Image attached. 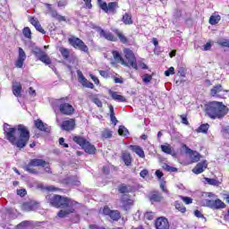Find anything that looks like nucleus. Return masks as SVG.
Masks as SVG:
<instances>
[{"instance_id": "f257e3e1", "label": "nucleus", "mask_w": 229, "mask_h": 229, "mask_svg": "<svg viewBox=\"0 0 229 229\" xmlns=\"http://www.w3.org/2000/svg\"><path fill=\"white\" fill-rule=\"evenodd\" d=\"M4 131L5 133V139L13 146H16L20 149H22L30 140V131L23 124H19L17 127L12 128L10 124L4 123Z\"/></svg>"}, {"instance_id": "f03ea898", "label": "nucleus", "mask_w": 229, "mask_h": 229, "mask_svg": "<svg viewBox=\"0 0 229 229\" xmlns=\"http://www.w3.org/2000/svg\"><path fill=\"white\" fill-rule=\"evenodd\" d=\"M206 114L210 119H223L228 114V110L222 102L213 101L206 106Z\"/></svg>"}, {"instance_id": "7ed1b4c3", "label": "nucleus", "mask_w": 229, "mask_h": 229, "mask_svg": "<svg viewBox=\"0 0 229 229\" xmlns=\"http://www.w3.org/2000/svg\"><path fill=\"white\" fill-rule=\"evenodd\" d=\"M77 204L78 202L69 198L60 196L59 208H63V209H61L57 213L58 217L64 218V217H67V216H69L70 214H73L74 206Z\"/></svg>"}, {"instance_id": "20e7f679", "label": "nucleus", "mask_w": 229, "mask_h": 229, "mask_svg": "<svg viewBox=\"0 0 229 229\" xmlns=\"http://www.w3.org/2000/svg\"><path fill=\"white\" fill-rule=\"evenodd\" d=\"M53 108H59V112L63 115H72L74 114V107L69 104L67 98H60L53 102Z\"/></svg>"}, {"instance_id": "39448f33", "label": "nucleus", "mask_w": 229, "mask_h": 229, "mask_svg": "<svg viewBox=\"0 0 229 229\" xmlns=\"http://www.w3.org/2000/svg\"><path fill=\"white\" fill-rule=\"evenodd\" d=\"M73 141L76 142V144H79V146H81L82 149H84L86 153H89V155H94V153H96V147L90 144V142H89L85 138L81 136H75L73 138Z\"/></svg>"}, {"instance_id": "423d86ee", "label": "nucleus", "mask_w": 229, "mask_h": 229, "mask_svg": "<svg viewBox=\"0 0 229 229\" xmlns=\"http://www.w3.org/2000/svg\"><path fill=\"white\" fill-rule=\"evenodd\" d=\"M123 53L126 59L123 65H126V67H132V69H135L137 71V69H139V65H137V59L135 58V54H133V51L125 48Z\"/></svg>"}, {"instance_id": "0eeeda50", "label": "nucleus", "mask_w": 229, "mask_h": 229, "mask_svg": "<svg viewBox=\"0 0 229 229\" xmlns=\"http://www.w3.org/2000/svg\"><path fill=\"white\" fill-rule=\"evenodd\" d=\"M68 42L70 46H72L75 49H80L81 51H83V53H89V47H87L85 42L80 39V38H76L74 36L71 37L69 38Z\"/></svg>"}, {"instance_id": "6e6552de", "label": "nucleus", "mask_w": 229, "mask_h": 229, "mask_svg": "<svg viewBox=\"0 0 229 229\" xmlns=\"http://www.w3.org/2000/svg\"><path fill=\"white\" fill-rule=\"evenodd\" d=\"M228 92L229 90L223 89L221 84H216L210 89V94L213 98H221L222 99L228 96Z\"/></svg>"}, {"instance_id": "1a4fd4ad", "label": "nucleus", "mask_w": 229, "mask_h": 229, "mask_svg": "<svg viewBox=\"0 0 229 229\" xmlns=\"http://www.w3.org/2000/svg\"><path fill=\"white\" fill-rule=\"evenodd\" d=\"M204 207H208L213 210H219L221 208H225L226 205L221 199H216V200L205 199L203 203Z\"/></svg>"}, {"instance_id": "9d476101", "label": "nucleus", "mask_w": 229, "mask_h": 229, "mask_svg": "<svg viewBox=\"0 0 229 229\" xmlns=\"http://www.w3.org/2000/svg\"><path fill=\"white\" fill-rule=\"evenodd\" d=\"M182 149H184L186 155H189L190 159L192 162V164H194L196 162H199V160H201V155L198 151L189 148V147H187V145H183Z\"/></svg>"}, {"instance_id": "9b49d317", "label": "nucleus", "mask_w": 229, "mask_h": 229, "mask_svg": "<svg viewBox=\"0 0 229 229\" xmlns=\"http://www.w3.org/2000/svg\"><path fill=\"white\" fill-rule=\"evenodd\" d=\"M100 8L106 13H115L117 8H119V4L117 2H110L108 4L106 3L100 4Z\"/></svg>"}, {"instance_id": "f8f14e48", "label": "nucleus", "mask_w": 229, "mask_h": 229, "mask_svg": "<svg viewBox=\"0 0 229 229\" xmlns=\"http://www.w3.org/2000/svg\"><path fill=\"white\" fill-rule=\"evenodd\" d=\"M121 203L122 208L126 211L130 210V208L133 207V199H131V197H130L128 194H123L122 196Z\"/></svg>"}, {"instance_id": "ddd939ff", "label": "nucleus", "mask_w": 229, "mask_h": 229, "mask_svg": "<svg viewBox=\"0 0 229 229\" xmlns=\"http://www.w3.org/2000/svg\"><path fill=\"white\" fill-rule=\"evenodd\" d=\"M46 199L51 207L60 208V195L48 194L47 195Z\"/></svg>"}, {"instance_id": "4468645a", "label": "nucleus", "mask_w": 229, "mask_h": 229, "mask_svg": "<svg viewBox=\"0 0 229 229\" xmlns=\"http://www.w3.org/2000/svg\"><path fill=\"white\" fill-rule=\"evenodd\" d=\"M60 126L64 131H72V130H74V126H76V122L74 119L70 118L68 120H64Z\"/></svg>"}, {"instance_id": "2eb2a0df", "label": "nucleus", "mask_w": 229, "mask_h": 229, "mask_svg": "<svg viewBox=\"0 0 229 229\" xmlns=\"http://www.w3.org/2000/svg\"><path fill=\"white\" fill-rule=\"evenodd\" d=\"M45 6H47V8L48 9V12H49L51 17H53V19H55L59 22L65 21V16L60 15L56 10H55V9H53V7H51V4H45Z\"/></svg>"}, {"instance_id": "dca6fc26", "label": "nucleus", "mask_w": 229, "mask_h": 229, "mask_svg": "<svg viewBox=\"0 0 229 229\" xmlns=\"http://www.w3.org/2000/svg\"><path fill=\"white\" fill-rule=\"evenodd\" d=\"M98 32L99 33L100 37L102 38H106V40H110L111 42H115L116 40L112 32L106 31L101 28L98 29Z\"/></svg>"}, {"instance_id": "f3484780", "label": "nucleus", "mask_w": 229, "mask_h": 229, "mask_svg": "<svg viewBox=\"0 0 229 229\" xmlns=\"http://www.w3.org/2000/svg\"><path fill=\"white\" fill-rule=\"evenodd\" d=\"M157 229H169V221L165 217H159L156 220Z\"/></svg>"}, {"instance_id": "a211bd4d", "label": "nucleus", "mask_w": 229, "mask_h": 229, "mask_svg": "<svg viewBox=\"0 0 229 229\" xmlns=\"http://www.w3.org/2000/svg\"><path fill=\"white\" fill-rule=\"evenodd\" d=\"M208 164L207 161H202L197 164V165L192 169L194 174H201L207 169Z\"/></svg>"}, {"instance_id": "6ab92c4d", "label": "nucleus", "mask_w": 229, "mask_h": 229, "mask_svg": "<svg viewBox=\"0 0 229 229\" xmlns=\"http://www.w3.org/2000/svg\"><path fill=\"white\" fill-rule=\"evenodd\" d=\"M38 205L35 202H25L22 204L21 208L24 212H31V210H37Z\"/></svg>"}, {"instance_id": "aec40b11", "label": "nucleus", "mask_w": 229, "mask_h": 229, "mask_svg": "<svg viewBox=\"0 0 229 229\" xmlns=\"http://www.w3.org/2000/svg\"><path fill=\"white\" fill-rule=\"evenodd\" d=\"M149 199H150L151 203H158L164 199V197L162 196V194H160V192L154 191L149 196Z\"/></svg>"}, {"instance_id": "412c9836", "label": "nucleus", "mask_w": 229, "mask_h": 229, "mask_svg": "<svg viewBox=\"0 0 229 229\" xmlns=\"http://www.w3.org/2000/svg\"><path fill=\"white\" fill-rule=\"evenodd\" d=\"M130 149L136 153V155H138V157H140V158H144L146 157V155L144 154V149H142L140 146L131 145Z\"/></svg>"}, {"instance_id": "4be33fe9", "label": "nucleus", "mask_w": 229, "mask_h": 229, "mask_svg": "<svg viewBox=\"0 0 229 229\" xmlns=\"http://www.w3.org/2000/svg\"><path fill=\"white\" fill-rule=\"evenodd\" d=\"M35 126L40 131L49 132V127H47V125L46 123H44V122H42V120H36Z\"/></svg>"}, {"instance_id": "5701e85b", "label": "nucleus", "mask_w": 229, "mask_h": 229, "mask_svg": "<svg viewBox=\"0 0 229 229\" xmlns=\"http://www.w3.org/2000/svg\"><path fill=\"white\" fill-rule=\"evenodd\" d=\"M109 94L114 101H119L120 103L126 102V98H124L123 95L117 94L115 91L109 90Z\"/></svg>"}, {"instance_id": "b1692460", "label": "nucleus", "mask_w": 229, "mask_h": 229, "mask_svg": "<svg viewBox=\"0 0 229 229\" xmlns=\"http://www.w3.org/2000/svg\"><path fill=\"white\" fill-rule=\"evenodd\" d=\"M30 163L34 167H46L47 165V163L44 159H31Z\"/></svg>"}, {"instance_id": "393cba45", "label": "nucleus", "mask_w": 229, "mask_h": 229, "mask_svg": "<svg viewBox=\"0 0 229 229\" xmlns=\"http://www.w3.org/2000/svg\"><path fill=\"white\" fill-rule=\"evenodd\" d=\"M21 90H22V86L21 85L20 82H14L13 84V94H14L16 98H19V96H21Z\"/></svg>"}, {"instance_id": "a878e982", "label": "nucleus", "mask_w": 229, "mask_h": 229, "mask_svg": "<svg viewBox=\"0 0 229 229\" xmlns=\"http://www.w3.org/2000/svg\"><path fill=\"white\" fill-rule=\"evenodd\" d=\"M122 160L124 162L125 165H131V155L126 151L122 152Z\"/></svg>"}, {"instance_id": "bb28decb", "label": "nucleus", "mask_w": 229, "mask_h": 229, "mask_svg": "<svg viewBox=\"0 0 229 229\" xmlns=\"http://www.w3.org/2000/svg\"><path fill=\"white\" fill-rule=\"evenodd\" d=\"M38 58L46 65H51V58H49V55L46 52H43Z\"/></svg>"}, {"instance_id": "cd10ccee", "label": "nucleus", "mask_w": 229, "mask_h": 229, "mask_svg": "<svg viewBox=\"0 0 229 229\" xmlns=\"http://www.w3.org/2000/svg\"><path fill=\"white\" fill-rule=\"evenodd\" d=\"M77 76H78V81L81 83V86L87 87L89 81L87 80V78H85V76H83V72H81V71L78 70Z\"/></svg>"}, {"instance_id": "c85d7f7f", "label": "nucleus", "mask_w": 229, "mask_h": 229, "mask_svg": "<svg viewBox=\"0 0 229 229\" xmlns=\"http://www.w3.org/2000/svg\"><path fill=\"white\" fill-rule=\"evenodd\" d=\"M122 21L123 24L130 26V24H133V20H131V14L125 13L123 15Z\"/></svg>"}, {"instance_id": "c756f323", "label": "nucleus", "mask_w": 229, "mask_h": 229, "mask_svg": "<svg viewBox=\"0 0 229 229\" xmlns=\"http://www.w3.org/2000/svg\"><path fill=\"white\" fill-rule=\"evenodd\" d=\"M219 21H221V15L213 14L209 18V24H211L212 26H216V24H217Z\"/></svg>"}, {"instance_id": "7c9ffc66", "label": "nucleus", "mask_w": 229, "mask_h": 229, "mask_svg": "<svg viewBox=\"0 0 229 229\" xmlns=\"http://www.w3.org/2000/svg\"><path fill=\"white\" fill-rule=\"evenodd\" d=\"M24 169L25 171H27V173H30V174H38V172L37 171V169H35V166L30 163L25 165Z\"/></svg>"}, {"instance_id": "2f4dec72", "label": "nucleus", "mask_w": 229, "mask_h": 229, "mask_svg": "<svg viewBox=\"0 0 229 229\" xmlns=\"http://www.w3.org/2000/svg\"><path fill=\"white\" fill-rule=\"evenodd\" d=\"M109 217H111L113 221H119L121 219V213L118 210H111Z\"/></svg>"}, {"instance_id": "473e14b6", "label": "nucleus", "mask_w": 229, "mask_h": 229, "mask_svg": "<svg viewBox=\"0 0 229 229\" xmlns=\"http://www.w3.org/2000/svg\"><path fill=\"white\" fill-rule=\"evenodd\" d=\"M113 56H114V60H115V62H120L122 64V65L126 64V62L124 61L123 56H121V54H119V52L113 51Z\"/></svg>"}, {"instance_id": "72a5a7b5", "label": "nucleus", "mask_w": 229, "mask_h": 229, "mask_svg": "<svg viewBox=\"0 0 229 229\" xmlns=\"http://www.w3.org/2000/svg\"><path fill=\"white\" fill-rule=\"evenodd\" d=\"M161 150L163 153H166V155H171L173 153V148L169 144L161 145Z\"/></svg>"}, {"instance_id": "f704fd0d", "label": "nucleus", "mask_w": 229, "mask_h": 229, "mask_svg": "<svg viewBox=\"0 0 229 229\" xmlns=\"http://www.w3.org/2000/svg\"><path fill=\"white\" fill-rule=\"evenodd\" d=\"M175 208L176 210H179V212H182V214H185V212H187V208L183 206V204L178 201L175 202Z\"/></svg>"}, {"instance_id": "c9c22d12", "label": "nucleus", "mask_w": 229, "mask_h": 229, "mask_svg": "<svg viewBox=\"0 0 229 229\" xmlns=\"http://www.w3.org/2000/svg\"><path fill=\"white\" fill-rule=\"evenodd\" d=\"M59 51H60L62 56L64 58V60H67V58H69V56L71 55V52H69V49L61 47L59 49Z\"/></svg>"}, {"instance_id": "e433bc0d", "label": "nucleus", "mask_w": 229, "mask_h": 229, "mask_svg": "<svg viewBox=\"0 0 229 229\" xmlns=\"http://www.w3.org/2000/svg\"><path fill=\"white\" fill-rule=\"evenodd\" d=\"M209 126L210 125H208V123L202 124L198 128L197 131L199 133H207V131H208Z\"/></svg>"}, {"instance_id": "4c0bfd02", "label": "nucleus", "mask_w": 229, "mask_h": 229, "mask_svg": "<svg viewBox=\"0 0 229 229\" xmlns=\"http://www.w3.org/2000/svg\"><path fill=\"white\" fill-rule=\"evenodd\" d=\"M118 191L122 194H126V193L130 192V191H131V189H130V187H128L125 184H122V185L119 186Z\"/></svg>"}, {"instance_id": "58836bf2", "label": "nucleus", "mask_w": 229, "mask_h": 229, "mask_svg": "<svg viewBox=\"0 0 229 229\" xmlns=\"http://www.w3.org/2000/svg\"><path fill=\"white\" fill-rule=\"evenodd\" d=\"M118 133H119V135H122V137H126V135H128L129 131H128V129H126V127L122 125L118 129Z\"/></svg>"}, {"instance_id": "ea45409f", "label": "nucleus", "mask_w": 229, "mask_h": 229, "mask_svg": "<svg viewBox=\"0 0 229 229\" xmlns=\"http://www.w3.org/2000/svg\"><path fill=\"white\" fill-rule=\"evenodd\" d=\"M22 33L25 38H31V30L30 29V27H25L22 30Z\"/></svg>"}, {"instance_id": "a19ab883", "label": "nucleus", "mask_w": 229, "mask_h": 229, "mask_svg": "<svg viewBox=\"0 0 229 229\" xmlns=\"http://www.w3.org/2000/svg\"><path fill=\"white\" fill-rule=\"evenodd\" d=\"M110 109V118H111V122L113 123V124H117V118H115V115L114 114V106H110L109 107Z\"/></svg>"}, {"instance_id": "79ce46f5", "label": "nucleus", "mask_w": 229, "mask_h": 229, "mask_svg": "<svg viewBox=\"0 0 229 229\" xmlns=\"http://www.w3.org/2000/svg\"><path fill=\"white\" fill-rule=\"evenodd\" d=\"M116 35L118 37V38L120 39V41L123 43V44H126V42H128V38H126L123 35V32L119 31V30H116Z\"/></svg>"}, {"instance_id": "37998d69", "label": "nucleus", "mask_w": 229, "mask_h": 229, "mask_svg": "<svg viewBox=\"0 0 229 229\" xmlns=\"http://www.w3.org/2000/svg\"><path fill=\"white\" fill-rule=\"evenodd\" d=\"M142 78V81L144 83H149V81H151L153 80V76L152 75H149L148 73H145L141 76Z\"/></svg>"}, {"instance_id": "c03bdc74", "label": "nucleus", "mask_w": 229, "mask_h": 229, "mask_svg": "<svg viewBox=\"0 0 229 229\" xmlns=\"http://www.w3.org/2000/svg\"><path fill=\"white\" fill-rule=\"evenodd\" d=\"M91 101L95 103V105H97V106H98L99 108L103 106V102H101V100H99V98H98V97L96 96L91 98Z\"/></svg>"}, {"instance_id": "a18cd8bd", "label": "nucleus", "mask_w": 229, "mask_h": 229, "mask_svg": "<svg viewBox=\"0 0 229 229\" xmlns=\"http://www.w3.org/2000/svg\"><path fill=\"white\" fill-rule=\"evenodd\" d=\"M102 137L104 139H110L112 137V131L108 129H106L102 131Z\"/></svg>"}, {"instance_id": "49530a36", "label": "nucleus", "mask_w": 229, "mask_h": 229, "mask_svg": "<svg viewBox=\"0 0 229 229\" xmlns=\"http://www.w3.org/2000/svg\"><path fill=\"white\" fill-rule=\"evenodd\" d=\"M163 168L169 173H176L178 171L176 167L169 166V165H164Z\"/></svg>"}, {"instance_id": "de8ad7c7", "label": "nucleus", "mask_w": 229, "mask_h": 229, "mask_svg": "<svg viewBox=\"0 0 229 229\" xmlns=\"http://www.w3.org/2000/svg\"><path fill=\"white\" fill-rule=\"evenodd\" d=\"M206 182H208V185H219V181L216 179L205 178Z\"/></svg>"}, {"instance_id": "09e8293b", "label": "nucleus", "mask_w": 229, "mask_h": 229, "mask_svg": "<svg viewBox=\"0 0 229 229\" xmlns=\"http://www.w3.org/2000/svg\"><path fill=\"white\" fill-rule=\"evenodd\" d=\"M18 58L21 60H26V52H24V49L19 47V55Z\"/></svg>"}, {"instance_id": "8fccbe9b", "label": "nucleus", "mask_w": 229, "mask_h": 229, "mask_svg": "<svg viewBox=\"0 0 229 229\" xmlns=\"http://www.w3.org/2000/svg\"><path fill=\"white\" fill-rule=\"evenodd\" d=\"M222 135L225 138V139H229V126L224 127L222 129Z\"/></svg>"}, {"instance_id": "3c124183", "label": "nucleus", "mask_w": 229, "mask_h": 229, "mask_svg": "<svg viewBox=\"0 0 229 229\" xmlns=\"http://www.w3.org/2000/svg\"><path fill=\"white\" fill-rule=\"evenodd\" d=\"M181 199L185 203V205H191V203H192V199L191 197L181 196Z\"/></svg>"}, {"instance_id": "603ef678", "label": "nucleus", "mask_w": 229, "mask_h": 229, "mask_svg": "<svg viewBox=\"0 0 229 229\" xmlns=\"http://www.w3.org/2000/svg\"><path fill=\"white\" fill-rule=\"evenodd\" d=\"M194 216L196 217H199V219H204L205 221H207V218H205V216H203V213H201V211H199V210H195Z\"/></svg>"}, {"instance_id": "864d4df0", "label": "nucleus", "mask_w": 229, "mask_h": 229, "mask_svg": "<svg viewBox=\"0 0 229 229\" xmlns=\"http://www.w3.org/2000/svg\"><path fill=\"white\" fill-rule=\"evenodd\" d=\"M34 28L37 30V31H39V33H42V35H46V30H43L42 25H40V23L35 25Z\"/></svg>"}, {"instance_id": "5fc2aeb1", "label": "nucleus", "mask_w": 229, "mask_h": 229, "mask_svg": "<svg viewBox=\"0 0 229 229\" xmlns=\"http://www.w3.org/2000/svg\"><path fill=\"white\" fill-rule=\"evenodd\" d=\"M33 53H34V55H36V56H37V58H38L43 53H44V51H42L40 48H38V47H35L34 49H33Z\"/></svg>"}, {"instance_id": "6e6d98bb", "label": "nucleus", "mask_w": 229, "mask_h": 229, "mask_svg": "<svg viewBox=\"0 0 229 229\" xmlns=\"http://www.w3.org/2000/svg\"><path fill=\"white\" fill-rule=\"evenodd\" d=\"M29 21L30 22V24H32V26H37V24H38V23H40L39 21H38V20H37V19H35V17H31V16H30L29 17Z\"/></svg>"}, {"instance_id": "4d7b16f0", "label": "nucleus", "mask_w": 229, "mask_h": 229, "mask_svg": "<svg viewBox=\"0 0 229 229\" xmlns=\"http://www.w3.org/2000/svg\"><path fill=\"white\" fill-rule=\"evenodd\" d=\"M24 61L25 59H17L16 61V67H18V69H22V65H24Z\"/></svg>"}, {"instance_id": "13d9d810", "label": "nucleus", "mask_w": 229, "mask_h": 229, "mask_svg": "<svg viewBox=\"0 0 229 229\" xmlns=\"http://www.w3.org/2000/svg\"><path fill=\"white\" fill-rule=\"evenodd\" d=\"M171 74H174V67L173 66L165 72V76H171Z\"/></svg>"}, {"instance_id": "bf43d9fd", "label": "nucleus", "mask_w": 229, "mask_h": 229, "mask_svg": "<svg viewBox=\"0 0 229 229\" xmlns=\"http://www.w3.org/2000/svg\"><path fill=\"white\" fill-rule=\"evenodd\" d=\"M178 74H180V76L185 77L186 74V70L183 67H179L178 68Z\"/></svg>"}, {"instance_id": "052dcab7", "label": "nucleus", "mask_w": 229, "mask_h": 229, "mask_svg": "<svg viewBox=\"0 0 229 229\" xmlns=\"http://www.w3.org/2000/svg\"><path fill=\"white\" fill-rule=\"evenodd\" d=\"M160 189L165 192V194H169V191L165 189V182H162L160 183Z\"/></svg>"}, {"instance_id": "680f3d73", "label": "nucleus", "mask_w": 229, "mask_h": 229, "mask_svg": "<svg viewBox=\"0 0 229 229\" xmlns=\"http://www.w3.org/2000/svg\"><path fill=\"white\" fill-rule=\"evenodd\" d=\"M149 174V172L147 169H143L140 173V175L141 178H146Z\"/></svg>"}, {"instance_id": "e2e57ef3", "label": "nucleus", "mask_w": 229, "mask_h": 229, "mask_svg": "<svg viewBox=\"0 0 229 229\" xmlns=\"http://www.w3.org/2000/svg\"><path fill=\"white\" fill-rule=\"evenodd\" d=\"M180 118L182 119V124H186V125L189 124V120H187V116L181 114Z\"/></svg>"}, {"instance_id": "0e129e2a", "label": "nucleus", "mask_w": 229, "mask_h": 229, "mask_svg": "<svg viewBox=\"0 0 229 229\" xmlns=\"http://www.w3.org/2000/svg\"><path fill=\"white\" fill-rule=\"evenodd\" d=\"M212 47V44L210 42H208L206 45L203 46L204 51H210V48Z\"/></svg>"}, {"instance_id": "69168bd1", "label": "nucleus", "mask_w": 229, "mask_h": 229, "mask_svg": "<svg viewBox=\"0 0 229 229\" xmlns=\"http://www.w3.org/2000/svg\"><path fill=\"white\" fill-rule=\"evenodd\" d=\"M89 76H90L92 81H94L95 85H99V79H98V77H96L95 75H92V74H90Z\"/></svg>"}, {"instance_id": "338daca9", "label": "nucleus", "mask_w": 229, "mask_h": 229, "mask_svg": "<svg viewBox=\"0 0 229 229\" xmlns=\"http://www.w3.org/2000/svg\"><path fill=\"white\" fill-rule=\"evenodd\" d=\"M85 4H86V8H89V10H90V8H92V0H83Z\"/></svg>"}, {"instance_id": "774afa93", "label": "nucleus", "mask_w": 229, "mask_h": 229, "mask_svg": "<svg viewBox=\"0 0 229 229\" xmlns=\"http://www.w3.org/2000/svg\"><path fill=\"white\" fill-rule=\"evenodd\" d=\"M145 217H146L148 221L153 220V212H147V213L145 214Z\"/></svg>"}]
</instances>
